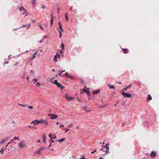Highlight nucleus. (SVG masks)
Listing matches in <instances>:
<instances>
[{"mask_svg": "<svg viewBox=\"0 0 159 159\" xmlns=\"http://www.w3.org/2000/svg\"><path fill=\"white\" fill-rule=\"evenodd\" d=\"M18 105H19L20 106H23V107H25V106H26V105H25V104H19Z\"/></svg>", "mask_w": 159, "mask_h": 159, "instance_id": "nucleus-40", "label": "nucleus"}, {"mask_svg": "<svg viewBox=\"0 0 159 159\" xmlns=\"http://www.w3.org/2000/svg\"><path fill=\"white\" fill-rule=\"evenodd\" d=\"M9 137H7L6 138H5L4 139L5 140V141H6L8 140H9Z\"/></svg>", "mask_w": 159, "mask_h": 159, "instance_id": "nucleus-34", "label": "nucleus"}, {"mask_svg": "<svg viewBox=\"0 0 159 159\" xmlns=\"http://www.w3.org/2000/svg\"><path fill=\"white\" fill-rule=\"evenodd\" d=\"M32 22H33V23H35L36 22V21L35 20H32Z\"/></svg>", "mask_w": 159, "mask_h": 159, "instance_id": "nucleus-59", "label": "nucleus"}, {"mask_svg": "<svg viewBox=\"0 0 159 159\" xmlns=\"http://www.w3.org/2000/svg\"><path fill=\"white\" fill-rule=\"evenodd\" d=\"M87 107L86 106H84L82 108L84 109H85Z\"/></svg>", "mask_w": 159, "mask_h": 159, "instance_id": "nucleus-48", "label": "nucleus"}, {"mask_svg": "<svg viewBox=\"0 0 159 159\" xmlns=\"http://www.w3.org/2000/svg\"><path fill=\"white\" fill-rule=\"evenodd\" d=\"M60 57V55L59 54H57V57L59 58Z\"/></svg>", "mask_w": 159, "mask_h": 159, "instance_id": "nucleus-49", "label": "nucleus"}, {"mask_svg": "<svg viewBox=\"0 0 159 159\" xmlns=\"http://www.w3.org/2000/svg\"><path fill=\"white\" fill-rule=\"evenodd\" d=\"M58 24H59V26H61V23L60 22H59Z\"/></svg>", "mask_w": 159, "mask_h": 159, "instance_id": "nucleus-56", "label": "nucleus"}, {"mask_svg": "<svg viewBox=\"0 0 159 159\" xmlns=\"http://www.w3.org/2000/svg\"><path fill=\"white\" fill-rule=\"evenodd\" d=\"M39 26L40 27L41 29V30H43V28L40 25H39Z\"/></svg>", "mask_w": 159, "mask_h": 159, "instance_id": "nucleus-44", "label": "nucleus"}, {"mask_svg": "<svg viewBox=\"0 0 159 159\" xmlns=\"http://www.w3.org/2000/svg\"><path fill=\"white\" fill-rule=\"evenodd\" d=\"M30 74H32V75H33L34 74V71L33 70H31L30 72Z\"/></svg>", "mask_w": 159, "mask_h": 159, "instance_id": "nucleus-41", "label": "nucleus"}, {"mask_svg": "<svg viewBox=\"0 0 159 159\" xmlns=\"http://www.w3.org/2000/svg\"><path fill=\"white\" fill-rule=\"evenodd\" d=\"M54 141L53 140H51V141L50 142V143H54Z\"/></svg>", "mask_w": 159, "mask_h": 159, "instance_id": "nucleus-55", "label": "nucleus"}, {"mask_svg": "<svg viewBox=\"0 0 159 159\" xmlns=\"http://www.w3.org/2000/svg\"><path fill=\"white\" fill-rule=\"evenodd\" d=\"M38 79L37 78H35L33 79V81H35V82H37Z\"/></svg>", "mask_w": 159, "mask_h": 159, "instance_id": "nucleus-42", "label": "nucleus"}, {"mask_svg": "<svg viewBox=\"0 0 159 159\" xmlns=\"http://www.w3.org/2000/svg\"><path fill=\"white\" fill-rule=\"evenodd\" d=\"M109 150H106L105 151L106 152L105 154V155L109 153Z\"/></svg>", "mask_w": 159, "mask_h": 159, "instance_id": "nucleus-30", "label": "nucleus"}, {"mask_svg": "<svg viewBox=\"0 0 159 159\" xmlns=\"http://www.w3.org/2000/svg\"><path fill=\"white\" fill-rule=\"evenodd\" d=\"M40 85V84L39 82H37L36 84V85L38 87H39Z\"/></svg>", "mask_w": 159, "mask_h": 159, "instance_id": "nucleus-36", "label": "nucleus"}, {"mask_svg": "<svg viewBox=\"0 0 159 159\" xmlns=\"http://www.w3.org/2000/svg\"><path fill=\"white\" fill-rule=\"evenodd\" d=\"M41 7L43 9H44L46 8V6L43 4L41 5Z\"/></svg>", "mask_w": 159, "mask_h": 159, "instance_id": "nucleus-28", "label": "nucleus"}, {"mask_svg": "<svg viewBox=\"0 0 159 159\" xmlns=\"http://www.w3.org/2000/svg\"><path fill=\"white\" fill-rule=\"evenodd\" d=\"M87 93V94L89 96H90V93L89 91H87V92H86Z\"/></svg>", "mask_w": 159, "mask_h": 159, "instance_id": "nucleus-32", "label": "nucleus"}, {"mask_svg": "<svg viewBox=\"0 0 159 159\" xmlns=\"http://www.w3.org/2000/svg\"><path fill=\"white\" fill-rule=\"evenodd\" d=\"M65 97H66V98L69 101H71L72 100H73L75 99V98L72 97H69L67 96V94H66L65 95Z\"/></svg>", "mask_w": 159, "mask_h": 159, "instance_id": "nucleus-7", "label": "nucleus"}, {"mask_svg": "<svg viewBox=\"0 0 159 159\" xmlns=\"http://www.w3.org/2000/svg\"><path fill=\"white\" fill-rule=\"evenodd\" d=\"M57 54L54 57V60L55 62H57Z\"/></svg>", "mask_w": 159, "mask_h": 159, "instance_id": "nucleus-19", "label": "nucleus"}, {"mask_svg": "<svg viewBox=\"0 0 159 159\" xmlns=\"http://www.w3.org/2000/svg\"><path fill=\"white\" fill-rule=\"evenodd\" d=\"M5 142V140L3 139L0 142V144H1Z\"/></svg>", "mask_w": 159, "mask_h": 159, "instance_id": "nucleus-26", "label": "nucleus"}, {"mask_svg": "<svg viewBox=\"0 0 159 159\" xmlns=\"http://www.w3.org/2000/svg\"><path fill=\"white\" fill-rule=\"evenodd\" d=\"M65 70H62V71H61V73H63V72H65Z\"/></svg>", "mask_w": 159, "mask_h": 159, "instance_id": "nucleus-61", "label": "nucleus"}, {"mask_svg": "<svg viewBox=\"0 0 159 159\" xmlns=\"http://www.w3.org/2000/svg\"><path fill=\"white\" fill-rule=\"evenodd\" d=\"M65 140V138H63L61 139H60L58 140L57 141L59 142L60 143H61L62 142L64 141Z\"/></svg>", "mask_w": 159, "mask_h": 159, "instance_id": "nucleus-14", "label": "nucleus"}, {"mask_svg": "<svg viewBox=\"0 0 159 159\" xmlns=\"http://www.w3.org/2000/svg\"><path fill=\"white\" fill-rule=\"evenodd\" d=\"M122 94L123 95L124 97L125 98H130L131 97V94H129L124 92L122 93Z\"/></svg>", "mask_w": 159, "mask_h": 159, "instance_id": "nucleus-6", "label": "nucleus"}, {"mask_svg": "<svg viewBox=\"0 0 159 159\" xmlns=\"http://www.w3.org/2000/svg\"><path fill=\"white\" fill-rule=\"evenodd\" d=\"M73 125V124H71L70 125H68V127L69 128H70Z\"/></svg>", "mask_w": 159, "mask_h": 159, "instance_id": "nucleus-43", "label": "nucleus"}, {"mask_svg": "<svg viewBox=\"0 0 159 159\" xmlns=\"http://www.w3.org/2000/svg\"><path fill=\"white\" fill-rule=\"evenodd\" d=\"M65 16L66 19V20L67 21L68 20V14L67 13H66L65 14Z\"/></svg>", "mask_w": 159, "mask_h": 159, "instance_id": "nucleus-18", "label": "nucleus"}, {"mask_svg": "<svg viewBox=\"0 0 159 159\" xmlns=\"http://www.w3.org/2000/svg\"><path fill=\"white\" fill-rule=\"evenodd\" d=\"M13 140H20V139L18 137H14Z\"/></svg>", "mask_w": 159, "mask_h": 159, "instance_id": "nucleus-25", "label": "nucleus"}, {"mask_svg": "<svg viewBox=\"0 0 159 159\" xmlns=\"http://www.w3.org/2000/svg\"><path fill=\"white\" fill-rule=\"evenodd\" d=\"M48 116H51L50 119L52 120H54L57 118V115L52 113L48 114Z\"/></svg>", "mask_w": 159, "mask_h": 159, "instance_id": "nucleus-4", "label": "nucleus"}, {"mask_svg": "<svg viewBox=\"0 0 159 159\" xmlns=\"http://www.w3.org/2000/svg\"><path fill=\"white\" fill-rule=\"evenodd\" d=\"M91 111V110H87L86 111L87 112H89L90 111Z\"/></svg>", "mask_w": 159, "mask_h": 159, "instance_id": "nucleus-52", "label": "nucleus"}, {"mask_svg": "<svg viewBox=\"0 0 159 159\" xmlns=\"http://www.w3.org/2000/svg\"><path fill=\"white\" fill-rule=\"evenodd\" d=\"M37 143H40V141L39 140H38L37 141Z\"/></svg>", "mask_w": 159, "mask_h": 159, "instance_id": "nucleus-60", "label": "nucleus"}, {"mask_svg": "<svg viewBox=\"0 0 159 159\" xmlns=\"http://www.w3.org/2000/svg\"><path fill=\"white\" fill-rule=\"evenodd\" d=\"M45 148L44 147H42L41 148H40L36 152V153L39 154L41 155V152L43 150V149H44Z\"/></svg>", "mask_w": 159, "mask_h": 159, "instance_id": "nucleus-8", "label": "nucleus"}, {"mask_svg": "<svg viewBox=\"0 0 159 159\" xmlns=\"http://www.w3.org/2000/svg\"><path fill=\"white\" fill-rule=\"evenodd\" d=\"M51 82L53 84L56 85L58 87L61 88V89H63L64 88V87L62 85L61 83H58L57 80H55L54 82L51 81Z\"/></svg>", "mask_w": 159, "mask_h": 159, "instance_id": "nucleus-2", "label": "nucleus"}, {"mask_svg": "<svg viewBox=\"0 0 159 159\" xmlns=\"http://www.w3.org/2000/svg\"><path fill=\"white\" fill-rule=\"evenodd\" d=\"M152 99V97L150 95H148V97L147 98V100L148 101L151 100Z\"/></svg>", "mask_w": 159, "mask_h": 159, "instance_id": "nucleus-21", "label": "nucleus"}, {"mask_svg": "<svg viewBox=\"0 0 159 159\" xmlns=\"http://www.w3.org/2000/svg\"><path fill=\"white\" fill-rule=\"evenodd\" d=\"M53 16L52 15V19L51 20V25L52 26L53 24Z\"/></svg>", "mask_w": 159, "mask_h": 159, "instance_id": "nucleus-20", "label": "nucleus"}, {"mask_svg": "<svg viewBox=\"0 0 159 159\" xmlns=\"http://www.w3.org/2000/svg\"><path fill=\"white\" fill-rule=\"evenodd\" d=\"M27 79L28 80V81H29V77L28 76L27 77Z\"/></svg>", "mask_w": 159, "mask_h": 159, "instance_id": "nucleus-63", "label": "nucleus"}, {"mask_svg": "<svg viewBox=\"0 0 159 159\" xmlns=\"http://www.w3.org/2000/svg\"><path fill=\"white\" fill-rule=\"evenodd\" d=\"M38 53V51H36L35 53H34L32 56L31 58V59H34L36 57V55Z\"/></svg>", "mask_w": 159, "mask_h": 159, "instance_id": "nucleus-12", "label": "nucleus"}, {"mask_svg": "<svg viewBox=\"0 0 159 159\" xmlns=\"http://www.w3.org/2000/svg\"><path fill=\"white\" fill-rule=\"evenodd\" d=\"M81 92H82L81 93V94H82L84 92H85L86 93V92H87V90H85V89H82L81 90Z\"/></svg>", "mask_w": 159, "mask_h": 159, "instance_id": "nucleus-22", "label": "nucleus"}, {"mask_svg": "<svg viewBox=\"0 0 159 159\" xmlns=\"http://www.w3.org/2000/svg\"><path fill=\"white\" fill-rule=\"evenodd\" d=\"M52 146V144L51 143L50 145H49V147H51Z\"/></svg>", "mask_w": 159, "mask_h": 159, "instance_id": "nucleus-64", "label": "nucleus"}, {"mask_svg": "<svg viewBox=\"0 0 159 159\" xmlns=\"http://www.w3.org/2000/svg\"><path fill=\"white\" fill-rule=\"evenodd\" d=\"M132 86L131 84H130L128 86L126 87L127 89H129Z\"/></svg>", "mask_w": 159, "mask_h": 159, "instance_id": "nucleus-38", "label": "nucleus"}, {"mask_svg": "<svg viewBox=\"0 0 159 159\" xmlns=\"http://www.w3.org/2000/svg\"><path fill=\"white\" fill-rule=\"evenodd\" d=\"M61 71L59 70V71L60 72V73L58 74V75L61 76H62V75H61V73H61Z\"/></svg>", "mask_w": 159, "mask_h": 159, "instance_id": "nucleus-35", "label": "nucleus"}, {"mask_svg": "<svg viewBox=\"0 0 159 159\" xmlns=\"http://www.w3.org/2000/svg\"><path fill=\"white\" fill-rule=\"evenodd\" d=\"M26 145V143L24 141H22L20 142L18 145V147L21 148H23Z\"/></svg>", "mask_w": 159, "mask_h": 159, "instance_id": "nucleus-5", "label": "nucleus"}, {"mask_svg": "<svg viewBox=\"0 0 159 159\" xmlns=\"http://www.w3.org/2000/svg\"><path fill=\"white\" fill-rule=\"evenodd\" d=\"M100 92L99 90H95L94 91H93V93L94 94H98Z\"/></svg>", "mask_w": 159, "mask_h": 159, "instance_id": "nucleus-13", "label": "nucleus"}, {"mask_svg": "<svg viewBox=\"0 0 159 159\" xmlns=\"http://www.w3.org/2000/svg\"><path fill=\"white\" fill-rule=\"evenodd\" d=\"M22 9L23 10V15H25V17L28 16L27 11L23 7H22Z\"/></svg>", "mask_w": 159, "mask_h": 159, "instance_id": "nucleus-9", "label": "nucleus"}, {"mask_svg": "<svg viewBox=\"0 0 159 159\" xmlns=\"http://www.w3.org/2000/svg\"><path fill=\"white\" fill-rule=\"evenodd\" d=\"M96 151H97V150H95V151H93L92 152H91V154H93V153H94V152H96Z\"/></svg>", "mask_w": 159, "mask_h": 159, "instance_id": "nucleus-45", "label": "nucleus"}, {"mask_svg": "<svg viewBox=\"0 0 159 159\" xmlns=\"http://www.w3.org/2000/svg\"><path fill=\"white\" fill-rule=\"evenodd\" d=\"M40 123L46 125H48V123L47 121L44 120H36L35 121H32L31 122V124H33L34 125H36Z\"/></svg>", "mask_w": 159, "mask_h": 159, "instance_id": "nucleus-1", "label": "nucleus"}, {"mask_svg": "<svg viewBox=\"0 0 159 159\" xmlns=\"http://www.w3.org/2000/svg\"><path fill=\"white\" fill-rule=\"evenodd\" d=\"M108 86L109 87V89H114L115 87L113 85H111L110 84H108Z\"/></svg>", "mask_w": 159, "mask_h": 159, "instance_id": "nucleus-15", "label": "nucleus"}, {"mask_svg": "<svg viewBox=\"0 0 159 159\" xmlns=\"http://www.w3.org/2000/svg\"><path fill=\"white\" fill-rule=\"evenodd\" d=\"M109 144H107L105 146V148H106V150H109V147L108 146Z\"/></svg>", "mask_w": 159, "mask_h": 159, "instance_id": "nucleus-23", "label": "nucleus"}, {"mask_svg": "<svg viewBox=\"0 0 159 159\" xmlns=\"http://www.w3.org/2000/svg\"><path fill=\"white\" fill-rule=\"evenodd\" d=\"M46 38H47V36H44L43 37V38L44 39H46Z\"/></svg>", "mask_w": 159, "mask_h": 159, "instance_id": "nucleus-62", "label": "nucleus"}, {"mask_svg": "<svg viewBox=\"0 0 159 159\" xmlns=\"http://www.w3.org/2000/svg\"><path fill=\"white\" fill-rule=\"evenodd\" d=\"M8 63V61H5V63H6V64H7Z\"/></svg>", "mask_w": 159, "mask_h": 159, "instance_id": "nucleus-57", "label": "nucleus"}, {"mask_svg": "<svg viewBox=\"0 0 159 159\" xmlns=\"http://www.w3.org/2000/svg\"><path fill=\"white\" fill-rule=\"evenodd\" d=\"M59 28H60V29L61 30V31H63V29H62V25L60 26H59Z\"/></svg>", "mask_w": 159, "mask_h": 159, "instance_id": "nucleus-39", "label": "nucleus"}, {"mask_svg": "<svg viewBox=\"0 0 159 159\" xmlns=\"http://www.w3.org/2000/svg\"><path fill=\"white\" fill-rule=\"evenodd\" d=\"M65 75L66 76L68 77H70V78H72V77L71 76L69 75H68V73H67V72H66V73H65Z\"/></svg>", "mask_w": 159, "mask_h": 159, "instance_id": "nucleus-24", "label": "nucleus"}, {"mask_svg": "<svg viewBox=\"0 0 159 159\" xmlns=\"http://www.w3.org/2000/svg\"><path fill=\"white\" fill-rule=\"evenodd\" d=\"M61 46L62 48V50H64V45L63 43H62L61 44Z\"/></svg>", "mask_w": 159, "mask_h": 159, "instance_id": "nucleus-27", "label": "nucleus"}, {"mask_svg": "<svg viewBox=\"0 0 159 159\" xmlns=\"http://www.w3.org/2000/svg\"><path fill=\"white\" fill-rule=\"evenodd\" d=\"M30 24H29L28 25V28L27 29H28V28H29L30 27Z\"/></svg>", "mask_w": 159, "mask_h": 159, "instance_id": "nucleus-47", "label": "nucleus"}, {"mask_svg": "<svg viewBox=\"0 0 159 159\" xmlns=\"http://www.w3.org/2000/svg\"><path fill=\"white\" fill-rule=\"evenodd\" d=\"M156 156V152L154 151L152 152L151 153V156L152 157H155Z\"/></svg>", "mask_w": 159, "mask_h": 159, "instance_id": "nucleus-11", "label": "nucleus"}, {"mask_svg": "<svg viewBox=\"0 0 159 159\" xmlns=\"http://www.w3.org/2000/svg\"><path fill=\"white\" fill-rule=\"evenodd\" d=\"M69 130V129H66V131H65V133H66Z\"/></svg>", "mask_w": 159, "mask_h": 159, "instance_id": "nucleus-50", "label": "nucleus"}, {"mask_svg": "<svg viewBox=\"0 0 159 159\" xmlns=\"http://www.w3.org/2000/svg\"><path fill=\"white\" fill-rule=\"evenodd\" d=\"M46 136L45 134H44L43 135V142L45 143H46Z\"/></svg>", "mask_w": 159, "mask_h": 159, "instance_id": "nucleus-17", "label": "nucleus"}, {"mask_svg": "<svg viewBox=\"0 0 159 159\" xmlns=\"http://www.w3.org/2000/svg\"><path fill=\"white\" fill-rule=\"evenodd\" d=\"M122 49L124 53H126L128 52V50L127 49Z\"/></svg>", "mask_w": 159, "mask_h": 159, "instance_id": "nucleus-16", "label": "nucleus"}, {"mask_svg": "<svg viewBox=\"0 0 159 159\" xmlns=\"http://www.w3.org/2000/svg\"><path fill=\"white\" fill-rule=\"evenodd\" d=\"M27 26V25H23V26H22L21 27H20L19 28H23V27H26Z\"/></svg>", "mask_w": 159, "mask_h": 159, "instance_id": "nucleus-37", "label": "nucleus"}, {"mask_svg": "<svg viewBox=\"0 0 159 159\" xmlns=\"http://www.w3.org/2000/svg\"><path fill=\"white\" fill-rule=\"evenodd\" d=\"M127 89H127L126 87L124 89L125 90V91H126Z\"/></svg>", "mask_w": 159, "mask_h": 159, "instance_id": "nucleus-51", "label": "nucleus"}, {"mask_svg": "<svg viewBox=\"0 0 159 159\" xmlns=\"http://www.w3.org/2000/svg\"><path fill=\"white\" fill-rule=\"evenodd\" d=\"M28 107L29 108H30V109H32L33 108V107L32 106H29V105H28Z\"/></svg>", "mask_w": 159, "mask_h": 159, "instance_id": "nucleus-31", "label": "nucleus"}, {"mask_svg": "<svg viewBox=\"0 0 159 159\" xmlns=\"http://www.w3.org/2000/svg\"><path fill=\"white\" fill-rule=\"evenodd\" d=\"M59 32L60 33L59 38H61V35H62V33L61 32L60 30L59 31Z\"/></svg>", "mask_w": 159, "mask_h": 159, "instance_id": "nucleus-33", "label": "nucleus"}, {"mask_svg": "<svg viewBox=\"0 0 159 159\" xmlns=\"http://www.w3.org/2000/svg\"><path fill=\"white\" fill-rule=\"evenodd\" d=\"M48 136L50 138V139H52V134L51 133H49V135H48Z\"/></svg>", "mask_w": 159, "mask_h": 159, "instance_id": "nucleus-29", "label": "nucleus"}, {"mask_svg": "<svg viewBox=\"0 0 159 159\" xmlns=\"http://www.w3.org/2000/svg\"><path fill=\"white\" fill-rule=\"evenodd\" d=\"M31 2L32 4L33 5L34 7H35L37 5L36 0H32L31 1Z\"/></svg>", "mask_w": 159, "mask_h": 159, "instance_id": "nucleus-10", "label": "nucleus"}, {"mask_svg": "<svg viewBox=\"0 0 159 159\" xmlns=\"http://www.w3.org/2000/svg\"><path fill=\"white\" fill-rule=\"evenodd\" d=\"M12 143V140L10 141L5 146V147H2V150H0V152L2 153L3 154V151L5 150L6 149V148H7V146L11 143Z\"/></svg>", "mask_w": 159, "mask_h": 159, "instance_id": "nucleus-3", "label": "nucleus"}, {"mask_svg": "<svg viewBox=\"0 0 159 159\" xmlns=\"http://www.w3.org/2000/svg\"><path fill=\"white\" fill-rule=\"evenodd\" d=\"M60 54L61 55V54H63V52L62 51V50H61V51H60Z\"/></svg>", "mask_w": 159, "mask_h": 159, "instance_id": "nucleus-46", "label": "nucleus"}, {"mask_svg": "<svg viewBox=\"0 0 159 159\" xmlns=\"http://www.w3.org/2000/svg\"><path fill=\"white\" fill-rule=\"evenodd\" d=\"M20 29V28H17L15 29H13V30L14 31V30H17L18 29Z\"/></svg>", "mask_w": 159, "mask_h": 159, "instance_id": "nucleus-54", "label": "nucleus"}, {"mask_svg": "<svg viewBox=\"0 0 159 159\" xmlns=\"http://www.w3.org/2000/svg\"><path fill=\"white\" fill-rule=\"evenodd\" d=\"M64 126V125H61L60 126V128L61 127H63Z\"/></svg>", "mask_w": 159, "mask_h": 159, "instance_id": "nucleus-58", "label": "nucleus"}, {"mask_svg": "<svg viewBox=\"0 0 159 159\" xmlns=\"http://www.w3.org/2000/svg\"><path fill=\"white\" fill-rule=\"evenodd\" d=\"M43 40H41L39 42L40 43H42V42H43Z\"/></svg>", "mask_w": 159, "mask_h": 159, "instance_id": "nucleus-53", "label": "nucleus"}]
</instances>
